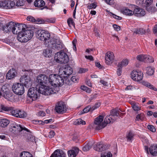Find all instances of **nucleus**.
Here are the masks:
<instances>
[{
    "instance_id": "obj_1",
    "label": "nucleus",
    "mask_w": 157,
    "mask_h": 157,
    "mask_svg": "<svg viewBox=\"0 0 157 157\" xmlns=\"http://www.w3.org/2000/svg\"><path fill=\"white\" fill-rule=\"evenodd\" d=\"M10 131L13 134L14 136H16L21 135H24L30 131L23 125L15 122H13L10 124Z\"/></svg>"
},
{
    "instance_id": "obj_2",
    "label": "nucleus",
    "mask_w": 157,
    "mask_h": 157,
    "mask_svg": "<svg viewBox=\"0 0 157 157\" xmlns=\"http://www.w3.org/2000/svg\"><path fill=\"white\" fill-rule=\"evenodd\" d=\"M108 117H106L103 122L104 117L102 116H99L95 118L94 121V123L93 125V127L95 130H98L104 128L106 125L110 123Z\"/></svg>"
},
{
    "instance_id": "obj_3",
    "label": "nucleus",
    "mask_w": 157,
    "mask_h": 157,
    "mask_svg": "<svg viewBox=\"0 0 157 157\" xmlns=\"http://www.w3.org/2000/svg\"><path fill=\"white\" fill-rule=\"evenodd\" d=\"M64 80L60 75L56 74H51L49 77L48 82L53 85L55 87H57L63 85L64 83Z\"/></svg>"
},
{
    "instance_id": "obj_4",
    "label": "nucleus",
    "mask_w": 157,
    "mask_h": 157,
    "mask_svg": "<svg viewBox=\"0 0 157 157\" xmlns=\"http://www.w3.org/2000/svg\"><path fill=\"white\" fill-rule=\"evenodd\" d=\"M59 90V88L57 87H55L52 84L50 86H40L39 88L40 94L45 95H50L56 93Z\"/></svg>"
},
{
    "instance_id": "obj_5",
    "label": "nucleus",
    "mask_w": 157,
    "mask_h": 157,
    "mask_svg": "<svg viewBox=\"0 0 157 157\" xmlns=\"http://www.w3.org/2000/svg\"><path fill=\"white\" fill-rule=\"evenodd\" d=\"M54 59L56 62L61 63H67L69 60V58L67 53L63 51L56 53Z\"/></svg>"
},
{
    "instance_id": "obj_6",
    "label": "nucleus",
    "mask_w": 157,
    "mask_h": 157,
    "mask_svg": "<svg viewBox=\"0 0 157 157\" xmlns=\"http://www.w3.org/2000/svg\"><path fill=\"white\" fill-rule=\"evenodd\" d=\"M36 34V37L39 40L45 43L48 42L50 35L48 31L44 30H39L37 32Z\"/></svg>"
},
{
    "instance_id": "obj_7",
    "label": "nucleus",
    "mask_w": 157,
    "mask_h": 157,
    "mask_svg": "<svg viewBox=\"0 0 157 157\" xmlns=\"http://www.w3.org/2000/svg\"><path fill=\"white\" fill-rule=\"evenodd\" d=\"M39 88L38 86H37L36 88L32 87L29 89L28 95L32 101L36 100L40 96V93L39 91Z\"/></svg>"
},
{
    "instance_id": "obj_8",
    "label": "nucleus",
    "mask_w": 157,
    "mask_h": 157,
    "mask_svg": "<svg viewBox=\"0 0 157 157\" xmlns=\"http://www.w3.org/2000/svg\"><path fill=\"white\" fill-rule=\"evenodd\" d=\"M67 107L65 103L59 101L56 104L55 107V110L56 112L59 114H63L66 112Z\"/></svg>"
},
{
    "instance_id": "obj_9",
    "label": "nucleus",
    "mask_w": 157,
    "mask_h": 157,
    "mask_svg": "<svg viewBox=\"0 0 157 157\" xmlns=\"http://www.w3.org/2000/svg\"><path fill=\"white\" fill-rule=\"evenodd\" d=\"M13 92L18 95H21L24 92V88L23 85L19 83L14 84L12 86Z\"/></svg>"
},
{
    "instance_id": "obj_10",
    "label": "nucleus",
    "mask_w": 157,
    "mask_h": 157,
    "mask_svg": "<svg viewBox=\"0 0 157 157\" xmlns=\"http://www.w3.org/2000/svg\"><path fill=\"white\" fill-rule=\"evenodd\" d=\"M72 72V69L70 67L68 66H66L64 68H61L59 71L60 75L64 78H67Z\"/></svg>"
},
{
    "instance_id": "obj_11",
    "label": "nucleus",
    "mask_w": 157,
    "mask_h": 157,
    "mask_svg": "<svg viewBox=\"0 0 157 157\" xmlns=\"http://www.w3.org/2000/svg\"><path fill=\"white\" fill-rule=\"evenodd\" d=\"M10 113L12 116L17 117L24 118L27 116V113L25 111L17 109H14L12 108Z\"/></svg>"
},
{
    "instance_id": "obj_12",
    "label": "nucleus",
    "mask_w": 157,
    "mask_h": 157,
    "mask_svg": "<svg viewBox=\"0 0 157 157\" xmlns=\"http://www.w3.org/2000/svg\"><path fill=\"white\" fill-rule=\"evenodd\" d=\"M123 115V113L120 112L119 110L113 109L111 110L110 112V114L108 117L109 118L110 123H113L116 120V118L115 117H117L119 116L121 117Z\"/></svg>"
},
{
    "instance_id": "obj_13",
    "label": "nucleus",
    "mask_w": 157,
    "mask_h": 157,
    "mask_svg": "<svg viewBox=\"0 0 157 157\" xmlns=\"http://www.w3.org/2000/svg\"><path fill=\"white\" fill-rule=\"evenodd\" d=\"M49 78H47L46 76L44 74L39 75L36 78V82L39 84V87L40 86H44V84L47 83L48 82Z\"/></svg>"
},
{
    "instance_id": "obj_14",
    "label": "nucleus",
    "mask_w": 157,
    "mask_h": 157,
    "mask_svg": "<svg viewBox=\"0 0 157 157\" xmlns=\"http://www.w3.org/2000/svg\"><path fill=\"white\" fill-rule=\"evenodd\" d=\"M15 2L11 1H0V7L5 9H10L15 6Z\"/></svg>"
},
{
    "instance_id": "obj_15",
    "label": "nucleus",
    "mask_w": 157,
    "mask_h": 157,
    "mask_svg": "<svg viewBox=\"0 0 157 157\" xmlns=\"http://www.w3.org/2000/svg\"><path fill=\"white\" fill-rule=\"evenodd\" d=\"M131 78L134 80L139 81L143 78V73L139 70L133 71L131 73Z\"/></svg>"
},
{
    "instance_id": "obj_16",
    "label": "nucleus",
    "mask_w": 157,
    "mask_h": 157,
    "mask_svg": "<svg viewBox=\"0 0 157 157\" xmlns=\"http://www.w3.org/2000/svg\"><path fill=\"white\" fill-rule=\"evenodd\" d=\"M54 42L52 43V49L57 51L61 49L63 47V44L59 39L54 40Z\"/></svg>"
},
{
    "instance_id": "obj_17",
    "label": "nucleus",
    "mask_w": 157,
    "mask_h": 157,
    "mask_svg": "<svg viewBox=\"0 0 157 157\" xmlns=\"http://www.w3.org/2000/svg\"><path fill=\"white\" fill-rule=\"evenodd\" d=\"M114 56L113 53L112 52H107L105 56V62L108 65L111 64L113 61Z\"/></svg>"
},
{
    "instance_id": "obj_18",
    "label": "nucleus",
    "mask_w": 157,
    "mask_h": 157,
    "mask_svg": "<svg viewBox=\"0 0 157 157\" xmlns=\"http://www.w3.org/2000/svg\"><path fill=\"white\" fill-rule=\"evenodd\" d=\"M25 29L23 24L17 23L14 25L13 29L12 30V32L13 34H19L23 32Z\"/></svg>"
},
{
    "instance_id": "obj_19",
    "label": "nucleus",
    "mask_w": 157,
    "mask_h": 157,
    "mask_svg": "<svg viewBox=\"0 0 157 157\" xmlns=\"http://www.w3.org/2000/svg\"><path fill=\"white\" fill-rule=\"evenodd\" d=\"M137 59L140 61L144 62H152V60H150L149 59H151V56L147 55H140L136 57Z\"/></svg>"
},
{
    "instance_id": "obj_20",
    "label": "nucleus",
    "mask_w": 157,
    "mask_h": 157,
    "mask_svg": "<svg viewBox=\"0 0 157 157\" xmlns=\"http://www.w3.org/2000/svg\"><path fill=\"white\" fill-rule=\"evenodd\" d=\"M14 23L12 22H10L7 23L5 25H3V31L7 33L12 31L13 29Z\"/></svg>"
},
{
    "instance_id": "obj_21",
    "label": "nucleus",
    "mask_w": 157,
    "mask_h": 157,
    "mask_svg": "<svg viewBox=\"0 0 157 157\" xmlns=\"http://www.w3.org/2000/svg\"><path fill=\"white\" fill-rule=\"evenodd\" d=\"M50 157H66V154L63 151L57 149Z\"/></svg>"
},
{
    "instance_id": "obj_22",
    "label": "nucleus",
    "mask_w": 157,
    "mask_h": 157,
    "mask_svg": "<svg viewBox=\"0 0 157 157\" xmlns=\"http://www.w3.org/2000/svg\"><path fill=\"white\" fill-rule=\"evenodd\" d=\"M17 72L15 69H10L6 75V78L8 79H11L14 78L16 76Z\"/></svg>"
},
{
    "instance_id": "obj_23",
    "label": "nucleus",
    "mask_w": 157,
    "mask_h": 157,
    "mask_svg": "<svg viewBox=\"0 0 157 157\" xmlns=\"http://www.w3.org/2000/svg\"><path fill=\"white\" fill-rule=\"evenodd\" d=\"M23 35H24L25 37L28 38V41L30 40L33 37V32L32 31L29 30H24L21 32Z\"/></svg>"
},
{
    "instance_id": "obj_24",
    "label": "nucleus",
    "mask_w": 157,
    "mask_h": 157,
    "mask_svg": "<svg viewBox=\"0 0 157 157\" xmlns=\"http://www.w3.org/2000/svg\"><path fill=\"white\" fill-rule=\"evenodd\" d=\"M139 3L142 6L147 7L152 4L153 0H139Z\"/></svg>"
},
{
    "instance_id": "obj_25",
    "label": "nucleus",
    "mask_w": 157,
    "mask_h": 157,
    "mask_svg": "<svg viewBox=\"0 0 157 157\" xmlns=\"http://www.w3.org/2000/svg\"><path fill=\"white\" fill-rule=\"evenodd\" d=\"M17 38L18 41L21 42H26L28 41L27 37H25L24 35H23L21 32L18 34Z\"/></svg>"
},
{
    "instance_id": "obj_26",
    "label": "nucleus",
    "mask_w": 157,
    "mask_h": 157,
    "mask_svg": "<svg viewBox=\"0 0 157 157\" xmlns=\"http://www.w3.org/2000/svg\"><path fill=\"white\" fill-rule=\"evenodd\" d=\"M106 149L105 146L99 143H98L96 147H94V150L97 151L101 152L104 151Z\"/></svg>"
},
{
    "instance_id": "obj_27",
    "label": "nucleus",
    "mask_w": 157,
    "mask_h": 157,
    "mask_svg": "<svg viewBox=\"0 0 157 157\" xmlns=\"http://www.w3.org/2000/svg\"><path fill=\"white\" fill-rule=\"evenodd\" d=\"M133 33L136 34L143 35L145 34L146 33L145 30L144 29L142 28H139L133 29L132 30Z\"/></svg>"
},
{
    "instance_id": "obj_28",
    "label": "nucleus",
    "mask_w": 157,
    "mask_h": 157,
    "mask_svg": "<svg viewBox=\"0 0 157 157\" xmlns=\"http://www.w3.org/2000/svg\"><path fill=\"white\" fill-rule=\"evenodd\" d=\"M34 6L37 7H41L45 5V2L43 0H36L34 2Z\"/></svg>"
},
{
    "instance_id": "obj_29",
    "label": "nucleus",
    "mask_w": 157,
    "mask_h": 157,
    "mask_svg": "<svg viewBox=\"0 0 157 157\" xmlns=\"http://www.w3.org/2000/svg\"><path fill=\"white\" fill-rule=\"evenodd\" d=\"M78 152V148H76L74 150L68 151V155L69 157H75Z\"/></svg>"
},
{
    "instance_id": "obj_30",
    "label": "nucleus",
    "mask_w": 157,
    "mask_h": 157,
    "mask_svg": "<svg viewBox=\"0 0 157 157\" xmlns=\"http://www.w3.org/2000/svg\"><path fill=\"white\" fill-rule=\"evenodd\" d=\"M3 92V96L6 99L9 101H11L13 97L12 93L7 91H5V92Z\"/></svg>"
},
{
    "instance_id": "obj_31",
    "label": "nucleus",
    "mask_w": 157,
    "mask_h": 157,
    "mask_svg": "<svg viewBox=\"0 0 157 157\" xmlns=\"http://www.w3.org/2000/svg\"><path fill=\"white\" fill-rule=\"evenodd\" d=\"M10 123L9 121L6 119H0V126L3 128L6 127Z\"/></svg>"
},
{
    "instance_id": "obj_32",
    "label": "nucleus",
    "mask_w": 157,
    "mask_h": 157,
    "mask_svg": "<svg viewBox=\"0 0 157 157\" xmlns=\"http://www.w3.org/2000/svg\"><path fill=\"white\" fill-rule=\"evenodd\" d=\"M150 153L154 156H156L157 154V146L155 145H152L149 148Z\"/></svg>"
},
{
    "instance_id": "obj_33",
    "label": "nucleus",
    "mask_w": 157,
    "mask_h": 157,
    "mask_svg": "<svg viewBox=\"0 0 157 157\" xmlns=\"http://www.w3.org/2000/svg\"><path fill=\"white\" fill-rule=\"evenodd\" d=\"M23 84L26 87H29L31 86L32 81L30 78L29 76H28L27 78H26L25 81Z\"/></svg>"
},
{
    "instance_id": "obj_34",
    "label": "nucleus",
    "mask_w": 157,
    "mask_h": 157,
    "mask_svg": "<svg viewBox=\"0 0 157 157\" xmlns=\"http://www.w3.org/2000/svg\"><path fill=\"white\" fill-rule=\"evenodd\" d=\"M122 13L126 15L131 16L134 14L133 11L127 9H125L122 10Z\"/></svg>"
},
{
    "instance_id": "obj_35",
    "label": "nucleus",
    "mask_w": 157,
    "mask_h": 157,
    "mask_svg": "<svg viewBox=\"0 0 157 157\" xmlns=\"http://www.w3.org/2000/svg\"><path fill=\"white\" fill-rule=\"evenodd\" d=\"M128 62L129 61L128 59H123L121 62L118 63V66L122 67L126 66L128 64Z\"/></svg>"
},
{
    "instance_id": "obj_36",
    "label": "nucleus",
    "mask_w": 157,
    "mask_h": 157,
    "mask_svg": "<svg viewBox=\"0 0 157 157\" xmlns=\"http://www.w3.org/2000/svg\"><path fill=\"white\" fill-rule=\"evenodd\" d=\"M147 74L148 75H151L154 74V69L152 67H148L146 68Z\"/></svg>"
},
{
    "instance_id": "obj_37",
    "label": "nucleus",
    "mask_w": 157,
    "mask_h": 157,
    "mask_svg": "<svg viewBox=\"0 0 157 157\" xmlns=\"http://www.w3.org/2000/svg\"><path fill=\"white\" fill-rule=\"evenodd\" d=\"M142 84L145 86H146L151 89L154 90H156V88H155L153 85H151L149 83L147 82L143 81L142 82Z\"/></svg>"
},
{
    "instance_id": "obj_38",
    "label": "nucleus",
    "mask_w": 157,
    "mask_h": 157,
    "mask_svg": "<svg viewBox=\"0 0 157 157\" xmlns=\"http://www.w3.org/2000/svg\"><path fill=\"white\" fill-rule=\"evenodd\" d=\"M133 134L131 131L129 132L126 136L127 141L131 142V141L133 140Z\"/></svg>"
},
{
    "instance_id": "obj_39",
    "label": "nucleus",
    "mask_w": 157,
    "mask_h": 157,
    "mask_svg": "<svg viewBox=\"0 0 157 157\" xmlns=\"http://www.w3.org/2000/svg\"><path fill=\"white\" fill-rule=\"evenodd\" d=\"M145 119V116L144 114L140 113L138 114L136 117V120L137 121H142Z\"/></svg>"
},
{
    "instance_id": "obj_40",
    "label": "nucleus",
    "mask_w": 157,
    "mask_h": 157,
    "mask_svg": "<svg viewBox=\"0 0 157 157\" xmlns=\"http://www.w3.org/2000/svg\"><path fill=\"white\" fill-rule=\"evenodd\" d=\"M90 110L92 111V108L90 105L87 106L82 111L80 112L79 114H82L83 113H87Z\"/></svg>"
},
{
    "instance_id": "obj_41",
    "label": "nucleus",
    "mask_w": 157,
    "mask_h": 157,
    "mask_svg": "<svg viewBox=\"0 0 157 157\" xmlns=\"http://www.w3.org/2000/svg\"><path fill=\"white\" fill-rule=\"evenodd\" d=\"M20 157H33L32 155L29 152L23 151L20 155Z\"/></svg>"
},
{
    "instance_id": "obj_42",
    "label": "nucleus",
    "mask_w": 157,
    "mask_h": 157,
    "mask_svg": "<svg viewBox=\"0 0 157 157\" xmlns=\"http://www.w3.org/2000/svg\"><path fill=\"white\" fill-rule=\"evenodd\" d=\"M67 23L69 26L71 27L72 26L75 27V24L74 22L73 21L72 18H68L67 21Z\"/></svg>"
},
{
    "instance_id": "obj_43",
    "label": "nucleus",
    "mask_w": 157,
    "mask_h": 157,
    "mask_svg": "<svg viewBox=\"0 0 157 157\" xmlns=\"http://www.w3.org/2000/svg\"><path fill=\"white\" fill-rule=\"evenodd\" d=\"M52 51L49 49H46L44 51L43 54L46 57H49L51 56Z\"/></svg>"
},
{
    "instance_id": "obj_44",
    "label": "nucleus",
    "mask_w": 157,
    "mask_h": 157,
    "mask_svg": "<svg viewBox=\"0 0 157 157\" xmlns=\"http://www.w3.org/2000/svg\"><path fill=\"white\" fill-rule=\"evenodd\" d=\"M91 147V144L90 143H89L83 147L82 149L84 151H87L89 150Z\"/></svg>"
},
{
    "instance_id": "obj_45",
    "label": "nucleus",
    "mask_w": 157,
    "mask_h": 157,
    "mask_svg": "<svg viewBox=\"0 0 157 157\" xmlns=\"http://www.w3.org/2000/svg\"><path fill=\"white\" fill-rule=\"evenodd\" d=\"M132 106L134 111H138L140 109V107L135 103H133L132 104Z\"/></svg>"
},
{
    "instance_id": "obj_46",
    "label": "nucleus",
    "mask_w": 157,
    "mask_h": 157,
    "mask_svg": "<svg viewBox=\"0 0 157 157\" xmlns=\"http://www.w3.org/2000/svg\"><path fill=\"white\" fill-rule=\"evenodd\" d=\"M75 124H86V122L81 119H77L75 122Z\"/></svg>"
},
{
    "instance_id": "obj_47",
    "label": "nucleus",
    "mask_w": 157,
    "mask_h": 157,
    "mask_svg": "<svg viewBox=\"0 0 157 157\" xmlns=\"http://www.w3.org/2000/svg\"><path fill=\"white\" fill-rule=\"evenodd\" d=\"M1 108L2 110L5 111H9V113H10L12 107H10L3 105H1Z\"/></svg>"
},
{
    "instance_id": "obj_48",
    "label": "nucleus",
    "mask_w": 157,
    "mask_h": 157,
    "mask_svg": "<svg viewBox=\"0 0 157 157\" xmlns=\"http://www.w3.org/2000/svg\"><path fill=\"white\" fill-rule=\"evenodd\" d=\"M140 9L137 8L134 10L133 12L135 16L137 17L140 16Z\"/></svg>"
},
{
    "instance_id": "obj_49",
    "label": "nucleus",
    "mask_w": 157,
    "mask_h": 157,
    "mask_svg": "<svg viewBox=\"0 0 157 157\" xmlns=\"http://www.w3.org/2000/svg\"><path fill=\"white\" fill-rule=\"evenodd\" d=\"M81 88L82 90L87 93H90L91 91L90 89V88L84 86H82Z\"/></svg>"
},
{
    "instance_id": "obj_50",
    "label": "nucleus",
    "mask_w": 157,
    "mask_h": 157,
    "mask_svg": "<svg viewBox=\"0 0 157 157\" xmlns=\"http://www.w3.org/2000/svg\"><path fill=\"white\" fill-rule=\"evenodd\" d=\"M147 128L148 129H149L150 131L152 132H156V129L152 125H148L147 126Z\"/></svg>"
},
{
    "instance_id": "obj_51",
    "label": "nucleus",
    "mask_w": 157,
    "mask_h": 157,
    "mask_svg": "<svg viewBox=\"0 0 157 157\" xmlns=\"http://www.w3.org/2000/svg\"><path fill=\"white\" fill-rule=\"evenodd\" d=\"M28 76L26 75H24L21 76L20 79V82L22 84H23L25 82V80H26V78Z\"/></svg>"
},
{
    "instance_id": "obj_52",
    "label": "nucleus",
    "mask_w": 157,
    "mask_h": 157,
    "mask_svg": "<svg viewBox=\"0 0 157 157\" xmlns=\"http://www.w3.org/2000/svg\"><path fill=\"white\" fill-rule=\"evenodd\" d=\"M97 5L95 3H93L88 5L87 6V8L89 9H91L93 8L95 9Z\"/></svg>"
},
{
    "instance_id": "obj_53",
    "label": "nucleus",
    "mask_w": 157,
    "mask_h": 157,
    "mask_svg": "<svg viewBox=\"0 0 157 157\" xmlns=\"http://www.w3.org/2000/svg\"><path fill=\"white\" fill-rule=\"evenodd\" d=\"M108 14L111 16L112 15L113 18H115L116 19L121 20L122 18L121 17L117 16L116 15L113 14L111 12H109L108 13Z\"/></svg>"
},
{
    "instance_id": "obj_54",
    "label": "nucleus",
    "mask_w": 157,
    "mask_h": 157,
    "mask_svg": "<svg viewBox=\"0 0 157 157\" xmlns=\"http://www.w3.org/2000/svg\"><path fill=\"white\" fill-rule=\"evenodd\" d=\"M112 154L109 152L105 153V154H101V157H112Z\"/></svg>"
},
{
    "instance_id": "obj_55",
    "label": "nucleus",
    "mask_w": 157,
    "mask_h": 157,
    "mask_svg": "<svg viewBox=\"0 0 157 157\" xmlns=\"http://www.w3.org/2000/svg\"><path fill=\"white\" fill-rule=\"evenodd\" d=\"M33 121V123L35 124H43L44 123H44V121L43 122L41 121H38L37 120H34Z\"/></svg>"
},
{
    "instance_id": "obj_56",
    "label": "nucleus",
    "mask_w": 157,
    "mask_h": 157,
    "mask_svg": "<svg viewBox=\"0 0 157 157\" xmlns=\"http://www.w3.org/2000/svg\"><path fill=\"white\" fill-rule=\"evenodd\" d=\"M118 68L117 69V74L118 76H120L121 74L122 67H119L118 66Z\"/></svg>"
},
{
    "instance_id": "obj_57",
    "label": "nucleus",
    "mask_w": 157,
    "mask_h": 157,
    "mask_svg": "<svg viewBox=\"0 0 157 157\" xmlns=\"http://www.w3.org/2000/svg\"><path fill=\"white\" fill-rule=\"evenodd\" d=\"M100 105V103L99 102H97L95 103V105L92 107V111L98 108Z\"/></svg>"
},
{
    "instance_id": "obj_58",
    "label": "nucleus",
    "mask_w": 157,
    "mask_h": 157,
    "mask_svg": "<svg viewBox=\"0 0 157 157\" xmlns=\"http://www.w3.org/2000/svg\"><path fill=\"white\" fill-rule=\"evenodd\" d=\"M27 20L28 21H30L32 22H35L36 20L32 16H29L27 18Z\"/></svg>"
},
{
    "instance_id": "obj_59",
    "label": "nucleus",
    "mask_w": 157,
    "mask_h": 157,
    "mask_svg": "<svg viewBox=\"0 0 157 157\" xmlns=\"http://www.w3.org/2000/svg\"><path fill=\"white\" fill-rule=\"evenodd\" d=\"M100 82L104 86H109V84L107 82L104 81L103 80H101Z\"/></svg>"
},
{
    "instance_id": "obj_60",
    "label": "nucleus",
    "mask_w": 157,
    "mask_h": 157,
    "mask_svg": "<svg viewBox=\"0 0 157 157\" xmlns=\"http://www.w3.org/2000/svg\"><path fill=\"white\" fill-rule=\"evenodd\" d=\"M55 135V132L53 131H51L50 132L48 136L50 138H52Z\"/></svg>"
},
{
    "instance_id": "obj_61",
    "label": "nucleus",
    "mask_w": 157,
    "mask_h": 157,
    "mask_svg": "<svg viewBox=\"0 0 157 157\" xmlns=\"http://www.w3.org/2000/svg\"><path fill=\"white\" fill-rule=\"evenodd\" d=\"M87 71V69L81 68L79 69L78 71V72L79 73H84L85 72H86Z\"/></svg>"
},
{
    "instance_id": "obj_62",
    "label": "nucleus",
    "mask_w": 157,
    "mask_h": 157,
    "mask_svg": "<svg viewBox=\"0 0 157 157\" xmlns=\"http://www.w3.org/2000/svg\"><path fill=\"white\" fill-rule=\"evenodd\" d=\"M113 27L115 30L116 31H118L120 30V27L116 25H113Z\"/></svg>"
},
{
    "instance_id": "obj_63",
    "label": "nucleus",
    "mask_w": 157,
    "mask_h": 157,
    "mask_svg": "<svg viewBox=\"0 0 157 157\" xmlns=\"http://www.w3.org/2000/svg\"><path fill=\"white\" fill-rule=\"evenodd\" d=\"M47 22L50 23H54L55 22V19L53 18H50L47 21Z\"/></svg>"
},
{
    "instance_id": "obj_64",
    "label": "nucleus",
    "mask_w": 157,
    "mask_h": 157,
    "mask_svg": "<svg viewBox=\"0 0 157 157\" xmlns=\"http://www.w3.org/2000/svg\"><path fill=\"white\" fill-rule=\"evenodd\" d=\"M37 115L43 117L45 116V113L43 111H40L38 113Z\"/></svg>"
}]
</instances>
